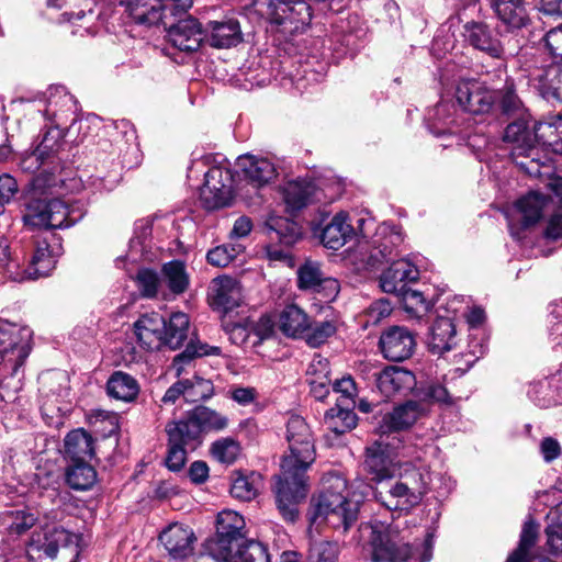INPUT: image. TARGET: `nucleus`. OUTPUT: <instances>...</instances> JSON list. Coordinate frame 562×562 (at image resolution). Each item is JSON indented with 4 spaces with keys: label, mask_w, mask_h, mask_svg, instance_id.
<instances>
[{
    "label": "nucleus",
    "mask_w": 562,
    "mask_h": 562,
    "mask_svg": "<svg viewBox=\"0 0 562 562\" xmlns=\"http://www.w3.org/2000/svg\"><path fill=\"white\" fill-rule=\"evenodd\" d=\"M289 453L281 461L276 476V505L284 520L294 522L297 505L307 495L306 472L315 461V447L310 426L301 416H291L286 424Z\"/></svg>",
    "instance_id": "f257e3e1"
},
{
    "label": "nucleus",
    "mask_w": 562,
    "mask_h": 562,
    "mask_svg": "<svg viewBox=\"0 0 562 562\" xmlns=\"http://www.w3.org/2000/svg\"><path fill=\"white\" fill-rule=\"evenodd\" d=\"M367 528L370 529L372 562H405L408 559L429 562L432 558L434 533L428 530L412 537V532L401 529L398 524L376 519Z\"/></svg>",
    "instance_id": "f03ea898"
},
{
    "label": "nucleus",
    "mask_w": 562,
    "mask_h": 562,
    "mask_svg": "<svg viewBox=\"0 0 562 562\" xmlns=\"http://www.w3.org/2000/svg\"><path fill=\"white\" fill-rule=\"evenodd\" d=\"M512 145L510 156L514 162L527 175L540 177L544 162L540 161L538 145L559 153L560 132L557 122H539L529 128V120H515L508 124L503 137Z\"/></svg>",
    "instance_id": "7ed1b4c3"
},
{
    "label": "nucleus",
    "mask_w": 562,
    "mask_h": 562,
    "mask_svg": "<svg viewBox=\"0 0 562 562\" xmlns=\"http://www.w3.org/2000/svg\"><path fill=\"white\" fill-rule=\"evenodd\" d=\"M360 501L349 497L347 481L337 474L324 479L323 491L311 503V520L347 532L358 520Z\"/></svg>",
    "instance_id": "20e7f679"
},
{
    "label": "nucleus",
    "mask_w": 562,
    "mask_h": 562,
    "mask_svg": "<svg viewBox=\"0 0 562 562\" xmlns=\"http://www.w3.org/2000/svg\"><path fill=\"white\" fill-rule=\"evenodd\" d=\"M432 482L429 469L406 464L398 479L376 490L374 496L387 510L408 512L432 488Z\"/></svg>",
    "instance_id": "39448f33"
},
{
    "label": "nucleus",
    "mask_w": 562,
    "mask_h": 562,
    "mask_svg": "<svg viewBox=\"0 0 562 562\" xmlns=\"http://www.w3.org/2000/svg\"><path fill=\"white\" fill-rule=\"evenodd\" d=\"M82 213L75 214L68 205L59 200H31L23 213V222L30 228H41L42 232H53L56 228L70 227L77 223Z\"/></svg>",
    "instance_id": "423d86ee"
},
{
    "label": "nucleus",
    "mask_w": 562,
    "mask_h": 562,
    "mask_svg": "<svg viewBox=\"0 0 562 562\" xmlns=\"http://www.w3.org/2000/svg\"><path fill=\"white\" fill-rule=\"evenodd\" d=\"M216 533L204 543V554L211 559H226L227 549L241 541L244 537L241 530L245 527V520L241 515L234 510H223L217 515Z\"/></svg>",
    "instance_id": "0eeeda50"
},
{
    "label": "nucleus",
    "mask_w": 562,
    "mask_h": 562,
    "mask_svg": "<svg viewBox=\"0 0 562 562\" xmlns=\"http://www.w3.org/2000/svg\"><path fill=\"white\" fill-rule=\"evenodd\" d=\"M32 330L25 326L0 321V363L16 372L31 351Z\"/></svg>",
    "instance_id": "6e6552de"
},
{
    "label": "nucleus",
    "mask_w": 562,
    "mask_h": 562,
    "mask_svg": "<svg viewBox=\"0 0 562 562\" xmlns=\"http://www.w3.org/2000/svg\"><path fill=\"white\" fill-rule=\"evenodd\" d=\"M33 238L34 251L29 268L23 270L24 280L48 276L63 252L61 238L54 232H40Z\"/></svg>",
    "instance_id": "1a4fd4ad"
},
{
    "label": "nucleus",
    "mask_w": 562,
    "mask_h": 562,
    "mask_svg": "<svg viewBox=\"0 0 562 562\" xmlns=\"http://www.w3.org/2000/svg\"><path fill=\"white\" fill-rule=\"evenodd\" d=\"M234 177L227 166H213L204 172V183L200 188V201L206 210L228 205L232 199Z\"/></svg>",
    "instance_id": "9d476101"
},
{
    "label": "nucleus",
    "mask_w": 562,
    "mask_h": 562,
    "mask_svg": "<svg viewBox=\"0 0 562 562\" xmlns=\"http://www.w3.org/2000/svg\"><path fill=\"white\" fill-rule=\"evenodd\" d=\"M550 204L551 200L549 196L535 191L517 200L514 205V213L517 215V220L513 215L507 214L510 235L516 239H520V232L538 223Z\"/></svg>",
    "instance_id": "9b49d317"
},
{
    "label": "nucleus",
    "mask_w": 562,
    "mask_h": 562,
    "mask_svg": "<svg viewBox=\"0 0 562 562\" xmlns=\"http://www.w3.org/2000/svg\"><path fill=\"white\" fill-rule=\"evenodd\" d=\"M461 300L454 297L446 308V314H438L430 327L428 347L435 355H443L457 345V328L454 318L460 312Z\"/></svg>",
    "instance_id": "f8f14e48"
},
{
    "label": "nucleus",
    "mask_w": 562,
    "mask_h": 562,
    "mask_svg": "<svg viewBox=\"0 0 562 562\" xmlns=\"http://www.w3.org/2000/svg\"><path fill=\"white\" fill-rule=\"evenodd\" d=\"M182 13L172 15L167 11V24L159 23L167 29L169 42L180 50L195 52L201 46V43L206 38L205 29L193 16L179 19L177 23L171 22V18L180 16Z\"/></svg>",
    "instance_id": "ddd939ff"
},
{
    "label": "nucleus",
    "mask_w": 562,
    "mask_h": 562,
    "mask_svg": "<svg viewBox=\"0 0 562 562\" xmlns=\"http://www.w3.org/2000/svg\"><path fill=\"white\" fill-rule=\"evenodd\" d=\"M427 414L428 407L425 403H419L416 400L406 401L382 416L378 431L384 436L407 430Z\"/></svg>",
    "instance_id": "4468645a"
},
{
    "label": "nucleus",
    "mask_w": 562,
    "mask_h": 562,
    "mask_svg": "<svg viewBox=\"0 0 562 562\" xmlns=\"http://www.w3.org/2000/svg\"><path fill=\"white\" fill-rule=\"evenodd\" d=\"M454 97L460 108L471 114L487 113L495 103L493 90L473 79L460 80Z\"/></svg>",
    "instance_id": "2eb2a0df"
},
{
    "label": "nucleus",
    "mask_w": 562,
    "mask_h": 562,
    "mask_svg": "<svg viewBox=\"0 0 562 562\" xmlns=\"http://www.w3.org/2000/svg\"><path fill=\"white\" fill-rule=\"evenodd\" d=\"M379 347L385 359L400 362L413 355L416 340L408 328L392 326L381 334Z\"/></svg>",
    "instance_id": "dca6fc26"
},
{
    "label": "nucleus",
    "mask_w": 562,
    "mask_h": 562,
    "mask_svg": "<svg viewBox=\"0 0 562 562\" xmlns=\"http://www.w3.org/2000/svg\"><path fill=\"white\" fill-rule=\"evenodd\" d=\"M376 389L385 397L406 396L416 387L414 373L401 367L389 366L373 373Z\"/></svg>",
    "instance_id": "f3484780"
},
{
    "label": "nucleus",
    "mask_w": 562,
    "mask_h": 562,
    "mask_svg": "<svg viewBox=\"0 0 562 562\" xmlns=\"http://www.w3.org/2000/svg\"><path fill=\"white\" fill-rule=\"evenodd\" d=\"M404 238L400 227L387 223L381 224L372 238V249L368 258V263L374 267L383 261L393 260Z\"/></svg>",
    "instance_id": "a211bd4d"
},
{
    "label": "nucleus",
    "mask_w": 562,
    "mask_h": 562,
    "mask_svg": "<svg viewBox=\"0 0 562 562\" xmlns=\"http://www.w3.org/2000/svg\"><path fill=\"white\" fill-rule=\"evenodd\" d=\"M465 41L475 49L485 53L492 58L502 59L505 47L497 37L496 32L484 22L471 21L463 26Z\"/></svg>",
    "instance_id": "6ab92c4d"
},
{
    "label": "nucleus",
    "mask_w": 562,
    "mask_h": 562,
    "mask_svg": "<svg viewBox=\"0 0 562 562\" xmlns=\"http://www.w3.org/2000/svg\"><path fill=\"white\" fill-rule=\"evenodd\" d=\"M76 112L77 102L64 87L49 88L45 109L43 110L47 121L66 126L68 122L70 124L76 122Z\"/></svg>",
    "instance_id": "aec40b11"
},
{
    "label": "nucleus",
    "mask_w": 562,
    "mask_h": 562,
    "mask_svg": "<svg viewBox=\"0 0 562 562\" xmlns=\"http://www.w3.org/2000/svg\"><path fill=\"white\" fill-rule=\"evenodd\" d=\"M419 277L418 269L406 259L394 260L380 276V286L385 293L401 294Z\"/></svg>",
    "instance_id": "412c9836"
},
{
    "label": "nucleus",
    "mask_w": 562,
    "mask_h": 562,
    "mask_svg": "<svg viewBox=\"0 0 562 562\" xmlns=\"http://www.w3.org/2000/svg\"><path fill=\"white\" fill-rule=\"evenodd\" d=\"M237 167L248 183L255 188H261L277 177L274 164L266 157L250 154L239 156Z\"/></svg>",
    "instance_id": "4be33fe9"
},
{
    "label": "nucleus",
    "mask_w": 562,
    "mask_h": 562,
    "mask_svg": "<svg viewBox=\"0 0 562 562\" xmlns=\"http://www.w3.org/2000/svg\"><path fill=\"white\" fill-rule=\"evenodd\" d=\"M159 539L175 560H183L193 552L195 536L190 527L172 524L160 533Z\"/></svg>",
    "instance_id": "5701e85b"
},
{
    "label": "nucleus",
    "mask_w": 562,
    "mask_h": 562,
    "mask_svg": "<svg viewBox=\"0 0 562 562\" xmlns=\"http://www.w3.org/2000/svg\"><path fill=\"white\" fill-rule=\"evenodd\" d=\"M165 327L166 319L158 313L142 315L134 323L137 340L147 350H159L162 347Z\"/></svg>",
    "instance_id": "b1692460"
},
{
    "label": "nucleus",
    "mask_w": 562,
    "mask_h": 562,
    "mask_svg": "<svg viewBox=\"0 0 562 562\" xmlns=\"http://www.w3.org/2000/svg\"><path fill=\"white\" fill-rule=\"evenodd\" d=\"M205 34L210 45L216 48H229L243 41L240 25L236 19L210 21Z\"/></svg>",
    "instance_id": "393cba45"
},
{
    "label": "nucleus",
    "mask_w": 562,
    "mask_h": 562,
    "mask_svg": "<svg viewBox=\"0 0 562 562\" xmlns=\"http://www.w3.org/2000/svg\"><path fill=\"white\" fill-rule=\"evenodd\" d=\"M390 445L382 440L373 442L367 448L364 465L372 480L382 482L393 475V459L389 449Z\"/></svg>",
    "instance_id": "a878e982"
},
{
    "label": "nucleus",
    "mask_w": 562,
    "mask_h": 562,
    "mask_svg": "<svg viewBox=\"0 0 562 562\" xmlns=\"http://www.w3.org/2000/svg\"><path fill=\"white\" fill-rule=\"evenodd\" d=\"M213 304L228 312L239 306L243 301L241 286L237 280L231 277H218L212 282Z\"/></svg>",
    "instance_id": "bb28decb"
},
{
    "label": "nucleus",
    "mask_w": 562,
    "mask_h": 562,
    "mask_svg": "<svg viewBox=\"0 0 562 562\" xmlns=\"http://www.w3.org/2000/svg\"><path fill=\"white\" fill-rule=\"evenodd\" d=\"M278 326L286 337L304 338L311 329V317L296 304H289L280 312Z\"/></svg>",
    "instance_id": "cd10ccee"
},
{
    "label": "nucleus",
    "mask_w": 562,
    "mask_h": 562,
    "mask_svg": "<svg viewBox=\"0 0 562 562\" xmlns=\"http://www.w3.org/2000/svg\"><path fill=\"white\" fill-rule=\"evenodd\" d=\"M355 234L348 215L344 212L336 214L324 227L321 239L325 247L337 250L341 248Z\"/></svg>",
    "instance_id": "c85d7f7f"
},
{
    "label": "nucleus",
    "mask_w": 562,
    "mask_h": 562,
    "mask_svg": "<svg viewBox=\"0 0 562 562\" xmlns=\"http://www.w3.org/2000/svg\"><path fill=\"white\" fill-rule=\"evenodd\" d=\"M65 454L72 462L89 461L94 456L92 436L83 428L74 429L64 440Z\"/></svg>",
    "instance_id": "c756f323"
},
{
    "label": "nucleus",
    "mask_w": 562,
    "mask_h": 562,
    "mask_svg": "<svg viewBox=\"0 0 562 562\" xmlns=\"http://www.w3.org/2000/svg\"><path fill=\"white\" fill-rule=\"evenodd\" d=\"M494 12L508 29H521L529 23V16L522 0H492Z\"/></svg>",
    "instance_id": "7c9ffc66"
},
{
    "label": "nucleus",
    "mask_w": 562,
    "mask_h": 562,
    "mask_svg": "<svg viewBox=\"0 0 562 562\" xmlns=\"http://www.w3.org/2000/svg\"><path fill=\"white\" fill-rule=\"evenodd\" d=\"M50 124L36 149L40 151V156L44 155V157L49 160L52 165L49 170L52 172H58L61 169V159L58 157V151L63 146L66 126L54 123Z\"/></svg>",
    "instance_id": "2f4dec72"
},
{
    "label": "nucleus",
    "mask_w": 562,
    "mask_h": 562,
    "mask_svg": "<svg viewBox=\"0 0 562 562\" xmlns=\"http://www.w3.org/2000/svg\"><path fill=\"white\" fill-rule=\"evenodd\" d=\"M493 92L495 100L497 99L498 101V106L503 114L517 116V120L529 119L530 115L528 114L522 100L516 92L514 79L506 77L504 86Z\"/></svg>",
    "instance_id": "473e14b6"
},
{
    "label": "nucleus",
    "mask_w": 562,
    "mask_h": 562,
    "mask_svg": "<svg viewBox=\"0 0 562 562\" xmlns=\"http://www.w3.org/2000/svg\"><path fill=\"white\" fill-rule=\"evenodd\" d=\"M262 487V476L255 471H234L232 474L231 495L239 501L254 499Z\"/></svg>",
    "instance_id": "72a5a7b5"
},
{
    "label": "nucleus",
    "mask_w": 562,
    "mask_h": 562,
    "mask_svg": "<svg viewBox=\"0 0 562 562\" xmlns=\"http://www.w3.org/2000/svg\"><path fill=\"white\" fill-rule=\"evenodd\" d=\"M166 431L168 445H178L187 448H193L201 435L190 412L186 418L168 423Z\"/></svg>",
    "instance_id": "f704fd0d"
},
{
    "label": "nucleus",
    "mask_w": 562,
    "mask_h": 562,
    "mask_svg": "<svg viewBox=\"0 0 562 562\" xmlns=\"http://www.w3.org/2000/svg\"><path fill=\"white\" fill-rule=\"evenodd\" d=\"M537 536L538 526L532 520L526 521L522 526L519 544L506 562H552L532 552Z\"/></svg>",
    "instance_id": "c9c22d12"
},
{
    "label": "nucleus",
    "mask_w": 562,
    "mask_h": 562,
    "mask_svg": "<svg viewBox=\"0 0 562 562\" xmlns=\"http://www.w3.org/2000/svg\"><path fill=\"white\" fill-rule=\"evenodd\" d=\"M314 200L319 199L316 196V187L312 182L290 181L283 188V201L291 212L305 207Z\"/></svg>",
    "instance_id": "e433bc0d"
},
{
    "label": "nucleus",
    "mask_w": 562,
    "mask_h": 562,
    "mask_svg": "<svg viewBox=\"0 0 562 562\" xmlns=\"http://www.w3.org/2000/svg\"><path fill=\"white\" fill-rule=\"evenodd\" d=\"M562 64L554 61L543 68L533 80L536 87L543 99L547 101H560V89L562 85Z\"/></svg>",
    "instance_id": "4c0bfd02"
},
{
    "label": "nucleus",
    "mask_w": 562,
    "mask_h": 562,
    "mask_svg": "<svg viewBox=\"0 0 562 562\" xmlns=\"http://www.w3.org/2000/svg\"><path fill=\"white\" fill-rule=\"evenodd\" d=\"M226 559H213L215 562H270L267 548L254 540H244L227 549Z\"/></svg>",
    "instance_id": "58836bf2"
},
{
    "label": "nucleus",
    "mask_w": 562,
    "mask_h": 562,
    "mask_svg": "<svg viewBox=\"0 0 562 562\" xmlns=\"http://www.w3.org/2000/svg\"><path fill=\"white\" fill-rule=\"evenodd\" d=\"M270 240H278L285 247L293 245L301 236L299 224L286 217L270 215L266 221Z\"/></svg>",
    "instance_id": "ea45409f"
},
{
    "label": "nucleus",
    "mask_w": 562,
    "mask_h": 562,
    "mask_svg": "<svg viewBox=\"0 0 562 562\" xmlns=\"http://www.w3.org/2000/svg\"><path fill=\"white\" fill-rule=\"evenodd\" d=\"M190 329L189 316L182 312L172 313L168 321L162 335V347L176 350L180 348L188 339Z\"/></svg>",
    "instance_id": "a19ab883"
},
{
    "label": "nucleus",
    "mask_w": 562,
    "mask_h": 562,
    "mask_svg": "<svg viewBox=\"0 0 562 562\" xmlns=\"http://www.w3.org/2000/svg\"><path fill=\"white\" fill-rule=\"evenodd\" d=\"M220 353V347L209 346L199 340H190L186 349L173 358L171 368L176 375L180 376L193 363L195 358L211 355L218 356Z\"/></svg>",
    "instance_id": "79ce46f5"
},
{
    "label": "nucleus",
    "mask_w": 562,
    "mask_h": 562,
    "mask_svg": "<svg viewBox=\"0 0 562 562\" xmlns=\"http://www.w3.org/2000/svg\"><path fill=\"white\" fill-rule=\"evenodd\" d=\"M106 392L113 398L132 402L139 393V385L136 379L128 373L115 371L106 382Z\"/></svg>",
    "instance_id": "37998d69"
},
{
    "label": "nucleus",
    "mask_w": 562,
    "mask_h": 562,
    "mask_svg": "<svg viewBox=\"0 0 562 562\" xmlns=\"http://www.w3.org/2000/svg\"><path fill=\"white\" fill-rule=\"evenodd\" d=\"M357 420L353 406H341V404H336L324 416L326 427L336 435H342L353 429L357 426Z\"/></svg>",
    "instance_id": "c03bdc74"
},
{
    "label": "nucleus",
    "mask_w": 562,
    "mask_h": 562,
    "mask_svg": "<svg viewBox=\"0 0 562 562\" xmlns=\"http://www.w3.org/2000/svg\"><path fill=\"white\" fill-rule=\"evenodd\" d=\"M61 18L64 22H71L75 25V29L71 31L74 35L83 36L87 34L93 36L98 33L99 13H95L90 7L87 10H65Z\"/></svg>",
    "instance_id": "a18cd8bd"
},
{
    "label": "nucleus",
    "mask_w": 562,
    "mask_h": 562,
    "mask_svg": "<svg viewBox=\"0 0 562 562\" xmlns=\"http://www.w3.org/2000/svg\"><path fill=\"white\" fill-rule=\"evenodd\" d=\"M200 434L210 431H222L227 428L229 419L227 416L210 407L199 405L190 411Z\"/></svg>",
    "instance_id": "49530a36"
},
{
    "label": "nucleus",
    "mask_w": 562,
    "mask_h": 562,
    "mask_svg": "<svg viewBox=\"0 0 562 562\" xmlns=\"http://www.w3.org/2000/svg\"><path fill=\"white\" fill-rule=\"evenodd\" d=\"M451 105L446 102L438 103L428 113L429 130L437 136L445 134L457 135L460 131L454 128L457 121L452 119Z\"/></svg>",
    "instance_id": "de8ad7c7"
},
{
    "label": "nucleus",
    "mask_w": 562,
    "mask_h": 562,
    "mask_svg": "<svg viewBox=\"0 0 562 562\" xmlns=\"http://www.w3.org/2000/svg\"><path fill=\"white\" fill-rule=\"evenodd\" d=\"M162 282L175 295L182 294L189 286V274L186 265L179 260H172L162 266Z\"/></svg>",
    "instance_id": "09e8293b"
},
{
    "label": "nucleus",
    "mask_w": 562,
    "mask_h": 562,
    "mask_svg": "<svg viewBox=\"0 0 562 562\" xmlns=\"http://www.w3.org/2000/svg\"><path fill=\"white\" fill-rule=\"evenodd\" d=\"M97 480V472L88 461L72 462L66 473L68 485L78 491H86L92 487Z\"/></svg>",
    "instance_id": "8fccbe9b"
},
{
    "label": "nucleus",
    "mask_w": 562,
    "mask_h": 562,
    "mask_svg": "<svg viewBox=\"0 0 562 562\" xmlns=\"http://www.w3.org/2000/svg\"><path fill=\"white\" fill-rule=\"evenodd\" d=\"M0 520L10 533L22 535L36 524L37 517L30 510L13 509L3 513Z\"/></svg>",
    "instance_id": "3c124183"
},
{
    "label": "nucleus",
    "mask_w": 562,
    "mask_h": 562,
    "mask_svg": "<svg viewBox=\"0 0 562 562\" xmlns=\"http://www.w3.org/2000/svg\"><path fill=\"white\" fill-rule=\"evenodd\" d=\"M415 397L417 402L425 403L428 407V411L430 409L431 404H453V397L450 395L446 386L439 382H429L417 389Z\"/></svg>",
    "instance_id": "603ef678"
},
{
    "label": "nucleus",
    "mask_w": 562,
    "mask_h": 562,
    "mask_svg": "<svg viewBox=\"0 0 562 562\" xmlns=\"http://www.w3.org/2000/svg\"><path fill=\"white\" fill-rule=\"evenodd\" d=\"M554 381L559 382L560 379L557 376H552L551 380L538 382L530 387V390L528 391V395L537 406L541 408H547L558 404L560 392L558 386H555V389L552 390V383Z\"/></svg>",
    "instance_id": "864d4df0"
},
{
    "label": "nucleus",
    "mask_w": 562,
    "mask_h": 562,
    "mask_svg": "<svg viewBox=\"0 0 562 562\" xmlns=\"http://www.w3.org/2000/svg\"><path fill=\"white\" fill-rule=\"evenodd\" d=\"M150 235L151 225L148 223H140L136 226L135 236L130 241V258L132 260L145 259L150 260Z\"/></svg>",
    "instance_id": "5fc2aeb1"
},
{
    "label": "nucleus",
    "mask_w": 562,
    "mask_h": 562,
    "mask_svg": "<svg viewBox=\"0 0 562 562\" xmlns=\"http://www.w3.org/2000/svg\"><path fill=\"white\" fill-rule=\"evenodd\" d=\"M241 451L237 440L231 437L217 439L211 446L213 458L223 464H233L239 457Z\"/></svg>",
    "instance_id": "6e6d98bb"
},
{
    "label": "nucleus",
    "mask_w": 562,
    "mask_h": 562,
    "mask_svg": "<svg viewBox=\"0 0 562 562\" xmlns=\"http://www.w3.org/2000/svg\"><path fill=\"white\" fill-rule=\"evenodd\" d=\"M547 549L552 554H558L562 547V522L560 518V510L558 507L550 509L547 515Z\"/></svg>",
    "instance_id": "4d7b16f0"
},
{
    "label": "nucleus",
    "mask_w": 562,
    "mask_h": 562,
    "mask_svg": "<svg viewBox=\"0 0 562 562\" xmlns=\"http://www.w3.org/2000/svg\"><path fill=\"white\" fill-rule=\"evenodd\" d=\"M339 547L327 540H313L310 543L307 562H337Z\"/></svg>",
    "instance_id": "13d9d810"
},
{
    "label": "nucleus",
    "mask_w": 562,
    "mask_h": 562,
    "mask_svg": "<svg viewBox=\"0 0 562 562\" xmlns=\"http://www.w3.org/2000/svg\"><path fill=\"white\" fill-rule=\"evenodd\" d=\"M187 402L195 403L209 400L214 394V386L211 380L193 375L191 379H184Z\"/></svg>",
    "instance_id": "bf43d9fd"
},
{
    "label": "nucleus",
    "mask_w": 562,
    "mask_h": 562,
    "mask_svg": "<svg viewBox=\"0 0 562 562\" xmlns=\"http://www.w3.org/2000/svg\"><path fill=\"white\" fill-rule=\"evenodd\" d=\"M243 251L244 246L240 244H225L209 250L206 260L214 267H226Z\"/></svg>",
    "instance_id": "052dcab7"
},
{
    "label": "nucleus",
    "mask_w": 562,
    "mask_h": 562,
    "mask_svg": "<svg viewBox=\"0 0 562 562\" xmlns=\"http://www.w3.org/2000/svg\"><path fill=\"white\" fill-rule=\"evenodd\" d=\"M0 271L12 281L21 282L24 280V272L19 261L11 257L10 247L5 239H0Z\"/></svg>",
    "instance_id": "680f3d73"
},
{
    "label": "nucleus",
    "mask_w": 562,
    "mask_h": 562,
    "mask_svg": "<svg viewBox=\"0 0 562 562\" xmlns=\"http://www.w3.org/2000/svg\"><path fill=\"white\" fill-rule=\"evenodd\" d=\"M324 274L317 262L307 261L297 271V284L300 289L319 291V283Z\"/></svg>",
    "instance_id": "e2e57ef3"
},
{
    "label": "nucleus",
    "mask_w": 562,
    "mask_h": 562,
    "mask_svg": "<svg viewBox=\"0 0 562 562\" xmlns=\"http://www.w3.org/2000/svg\"><path fill=\"white\" fill-rule=\"evenodd\" d=\"M398 296L402 299L404 308L416 317L422 316L429 310L428 301L419 291L407 288Z\"/></svg>",
    "instance_id": "0e129e2a"
},
{
    "label": "nucleus",
    "mask_w": 562,
    "mask_h": 562,
    "mask_svg": "<svg viewBox=\"0 0 562 562\" xmlns=\"http://www.w3.org/2000/svg\"><path fill=\"white\" fill-rule=\"evenodd\" d=\"M561 316L562 307L560 302L558 300L550 302L548 305L547 329L549 338L554 344V347H558L561 344Z\"/></svg>",
    "instance_id": "69168bd1"
},
{
    "label": "nucleus",
    "mask_w": 562,
    "mask_h": 562,
    "mask_svg": "<svg viewBox=\"0 0 562 562\" xmlns=\"http://www.w3.org/2000/svg\"><path fill=\"white\" fill-rule=\"evenodd\" d=\"M40 151L35 148L34 151L24 155L20 160V167L27 172H36L40 171L41 176H54L56 172H52L49 167V160L44 157V155L40 156Z\"/></svg>",
    "instance_id": "338daca9"
},
{
    "label": "nucleus",
    "mask_w": 562,
    "mask_h": 562,
    "mask_svg": "<svg viewBox=\"0 0 562 562\" xmlns=\"http://www.w3.org/2000/svg\"><path fill=\"white\" fill-rule=\"evenodd\" d=\"M136 282L143 296L154 297L158 293L160 279L156 271L151 269H139L136 276Z\"/></svg>",
    "instance_id": "774afa93"
}]
</instances>
